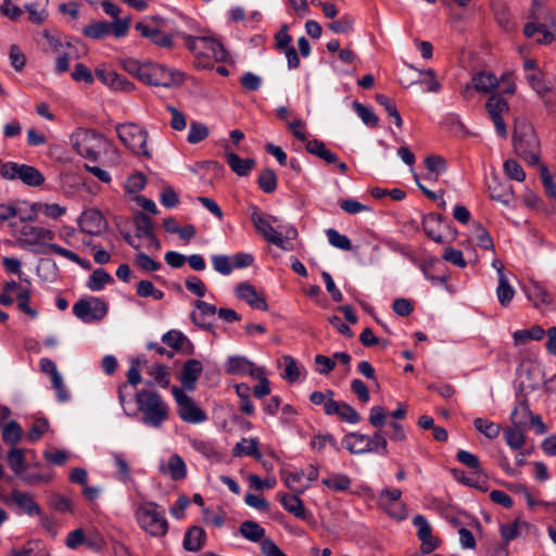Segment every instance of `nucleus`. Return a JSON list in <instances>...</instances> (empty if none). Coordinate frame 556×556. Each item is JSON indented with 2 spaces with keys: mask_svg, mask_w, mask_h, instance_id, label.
Segmentation results:
<instances>
[{
  "mask_svg": "<svg viewBox=\"0 0 556 556\" xmlns=\"http://www.w3.org/2000/svg\"><path fill=\"white\" fill-rule=\"evenodd\" d=\"M136 409L129 412L131 405L127 404V416L141 414V422L151 428H161L168 418V406L162 396L151 390L142 389L135 394Z\"/></svg>",
  "mask_w": 556,
  "mask_h": 556,
  "instance_id": "obj_1",
  "label": "nucleus"
},
{
  "mask_svg": "<svg viewBox=\"0 0 556 556\" xmlns=\"http://www.w3.org/2000/svg\"><path fill=\"white\" fill-rule=\"evenodd\" d=\"M514 150L530 165L540 163L541 144L531 123L525 117H517L514 123Z\"/></svg>",
  "mask_w": 556,
  "mask_h": 556,
  "instance_id": "obj_2",
  "label": "nucleus"
},
{
  "mask_svg": "<svg viewBox=\"0 0 556 556\" xmlns=\"http://www.w3.org/2000/svg\"><path fill=\"white\" fill-rule=\"evenodd\" d=\"M135 518L140 529L151 536L163 538L168 532L165 509L155 502L148 501L138 505Z\"/></svg>",
  "mask_w": 556,
  "mask_h": 556,
  "instance_id": "obj_3",
  "label": "nucleus"
},
{
  "mask_svg": "<svg viewBox=\"0 0 556 556\" xmlns=\"http://www.w3.org/2000/svg\"><path fill=\"white\" fill-rule=\"evenodd\" d=\"M71 142L80 156L96 162L105 144V138L94 130L78 128L72 134Z\"/></svg>",
  "mask_w": 556,
  "mask_h": 556,
  "instance_id": "obj_4",
  "label": "nucleus"
},
{
  "mask_svg": "<svg viewBox=\"0 0 556 556\" xmlns=\"http://www.w3.org/2000/svg\"><path fill=\"white\" fill-rule=\"evenodd\" d=\"M116 132L119 140L132 153L151 157L147 147L148 131L136 123H124L116 126Z\"/></svg>",
  "mask_w": 556,
  "mask_h": 556,
  "instance_id": "obj_5",
  "label": "nucleus"
},
{
  "mask_svg": "<svg viewBox=\"0 0 556 556\" xmlns=\"http://www.w3.org/2000/svg\"><path fill=\"white\" fill-rule=\"evenodd\" d=\"M140 81L156 87L170 88L184 83V73L157 63H146Z\"/></svg>",
  "mask_w": 556,
  "mask_h": 556,
  "instance_id": "obj_6",
  "label": "nucleus"
},
{
  "mask_svg": "<svg viewBox=\"0 0 556 556\" xmlns=\"http://www.w3.org/2000/svg\"><path fill=\"white\" fill-rule=\"evenodd\" d=\"M250 211L251 220L257 232L262 235L267 242L275 244L280 249H286V240L282 231L278 230L279 226L277 228L274 227V224L278 222V218L262 213L256 205H251Z\"/></svg>",
  "mask_w": 556,
  "mask_h": 556,
  "instance_id": "obj_7",
  "label": "nucleus"
},
{
  "mask_svg": "<svg viewBox=\"0 0 556 556\" xmlns=\"http://www.w3.org/2000/svg\"><path fill=\"white\" fill-rule=\"evenodd\" d=\"M186 47L195 55L212 58L216 62H224L227 60L228 53L224 46L216 39L202 36L193 37L191 35H184Z\"/></svg>",
  "mask_w": 556,
  "mask_h": 556,
  "instance_id": "obj_8",
  "label": "nucleus"
},
{
  "mask_svg": "<svg viewBox=\"0 0 556 556\" xmlns=\"http://www.w3.org/2000/svg\"><path fill=\"white\" fill-rule=\"evenodd\" d=\"M0 175L3 179H20L29 187H40L45 182V176L36 167L15 162L3 163L0 167Z\"/></svg>",
  "mask_w": 556,
  "mask_h": 556,
  "instance_id": "obj_9",
  "label": "nucleus"
},
{
  "mask_svg": "<svg viewBox=\"0 0 556 556\" xmlns=\"http://www.w3.org/2000/svg\"><path fill=\"white\" fill-rule=\"evenodd\" d=\"M106 313L108 304L96 296L81 299L73 305V314L86 324L102 320Z\"/></svg>",
  "mask_w": 556,
  "mask_h": 556,
  "instance_id": "obj_10",
  "label": "nucleus"
},
{
  "mask_svg": "<svg viewBox=\"0 0 556 556\" xmlns=\"http://www.w3.org/2000/svg\"><path fill=\"white\" fill-rule=\"evenodd\" d=\"M173 396L177 403V414L181 420L188 424H201L207 419V415L194 401L178 387H173Z\"/></svg>",
  "mask_w": 556,
  "mask_h": 556,
  "instance_id": "obj_11",
  "label": "nucleus"
},
{
  "mask_svg": "<svg viewBox=\"0 0 556 556\" xmlns=\"http://www.w3.org/2000/svg\"><path fill=\"white\" fill-rule=\"evenodd\" d=\"M402 491L400 489H383L378 495L377 504L393 519L404 520L407 517V509L401 502Z\"/></svg>",
  "mask_w": 556,
  "mask_h": 556,
  "instance_id": "obj_12",
  "label": "nucleus"
},
{
  "mask_svg": "<svg viewBox=\"0 0 556 556\" xmlns=\"http://www.w3.org/2000/svg\"><path fill=\"white\" fill-rule=\"evenodd\" d=\"M485 109L494 124L497 135L501 138L506 139L508 131L503 119V114L507 113L509 110L508 102L497 94H492L485 103Z\"/></svg>",
  "mask_w": 556,
  "mask_h": 556,
  "instance_id": "obj_13",
  "label": "nucleus"
},
{
  "mask_svg": "<svg viewBox=\"0 0 556 556\" xmlns=\"http://www.w3.org/2000/svg\"><path fill=\"white\" fill-rule=\"evenodd\" d=\"M225 371L233 376H251L260 378L265 374L264 368L256 367L255 364L241 355L229 356L224 365Z\"/></svg>",
  "mask_w": 556,
  "mask_h": 556,
  "instance_id": "obj_14",
  "label": "nucleus"
},
{
  "mask_svg": "<svg viewBox=\"0 0 556 556\" xmlns=\"http://www.w3.org/2000/svg\"><path fill=\"white\" fill-rule=\"evenodd\" d=\"M135 237L146 238L148 240L147 249L160 251L161 242L154 233V224L144 213H138L134 219Z\"/></svg>",
  "mask_w": 556,
  "mask_h": 556,
  "instance_id": "obj_15",
  "label": "nucleus"
},
{
  "mask_svg": "<svg viewBox=\"0 0 556 556\" xmlns=\"http://www.w3.org/2000/svg\"><path fill=\"white\" fill-rule=\"evenodd\" d=\"M510 421L513 426L519 428H528L530 424L540 422L541 431L545 432L546 427L542 422L539 415H533L530 410L529 404L527 400H520L518 404L514 407L510 414Z\"/></svg>",
  "mask_w": 556,
  "mask_h": 556,
  "instance_id": "obj_16",
  "label": "nucleus"
},
{
  "mask_svg": "<svg viewBox=\"0 0 556 556\" xmlns=\"http://www.w3.org/2000/svg\"><path fill=\"white\" fill-rule=\"evenodd\" d=\"M54 238V232L50 229L43 227H37L33 225H24L21 230L17 239L26 245H36V244H49L48 241H51Z\"/></svg>",
  "mask_w": 556,
  "mask_h": 556,
  "instance_id": "obj_17",
  "label": "nucleus"
},
{
  "mask_svg": "<svg viewBox=\"0 0 556 556\" xmlns=\"http://www.w3.org/2000/svg\"><path fill=\"white\" fill-rule=\"evenodd\" d=\"M236 296L240 300L245 301L251 307L266 312L268 311V304L266 298L260 294L255 287L249 282H241L236 287Z\"/></svg>",
  "mask_w": 556,
  "mask_h": 556,
  "instance_id": "obj_18",
  "label": "nucleus"
},
{
  "mask_svg": "<svg viewBox=\"0 0 556 556\" xmlns=\"http://www.w3.org/2000/svg\"><path fill=\"white\" fill-rule=\"evenodd\" d=\"M215 314H217L215 305L202 300H197L194 302V311L191 312L190 318L195 326L203 330L213 332V325L207 319L213 317Z\"/></svg>",
  "mask_w": 556,
  "mask_h": 556,
  "instance_id": "obj_19",
  "label": "nucleus"
},
{
  "mask_svg": "<svg viewBox=\"0 0 556 556\" xmlns=\"http://www.w3.org/2000/svg\"><path fill=\"white\" fill-rule=\"evenodd\" d=\"M413 525L417 527V535L421 541V552L430 554L438 547L437 540L432 536L431 527L422 515H416L413 518Z\"/></svg>",
  "mask_w": 556,
  "mask_h": 556,
  "instance_id": "obj_20",
  "label": "nucleus"
},
{
  "mask_svg": "<svg viewBox=\"0 0 556 556\" xmlns=\"http://www.w3.org/2000/svg\"><path fill=\"white\" fill-rule=\"evenodd\" d=\"M438 258H432L419 264V269L425 278L433 285H446L450 275Z\"/></svg>",
  "mask_w": 556,
  "mask_h": 556,
  "instance_id": "obj_21",
  "label": "nucleus"
},
{
  "mask_svg": "<svg viewBox=\"0 0 556 556\" xmlns=\"http://www.w3.org/2000/svg\"><path fill=\"white\" fill-rule=\"evenodd\" d=\"M139 359H132L130 363V367L126 372L127 381L118 387V402L123 407L124 412L127 413V404H130V401H127V390L129 386L136 387L141 381V374L139 369Z\"/></svg>",
  "mask_w": 556,
  "mask_h": 556,
  "instance_id": "obj_22",
  "label": "nucleus"
},
{
  "mask_svg": "<svg viewBox=\"0 0 556 556\" xmlns=\"http://www.w3.org/2000/svg\"><path fill=\"white\" fill-rule=\"evenodd\" d=\"M78 225L81 231L91 236H98L101 233L105 220L99 211L87 210L79 217Z\"/></svg>",
  "mask_w": 556,
  "mask_h": 556,
  "instance_id": "obj_23",
  "label": "nucleus"
},
{
  "mask_svg": "<svg viewBox=\"0 0 556 556\" xmlns=\"http://www.w3.org/2000/svg\"><path fill=\"white\" fill-rule=\"evenodd\" d=\"M203 370L202 363L198 359H188L182 367L180 382L186 390L192 391Z\"/></svg>",
  "mask_w": 556,
  "mask_h": 556,
  "instance_id": "obj_24",
  "label": "nucleus"
},
{
  "mask_svg": "<svg viewBox=\"0 0 556 556\" xmlns=\"http://www.w3.org/2000/svg\"><path fill=\"white\" fill-rule=\"evenodd\" d=\"M11 501L28 516L41 515L40 506L33 500L30 494L26 492L13 489L11 492Z\"/></svg>",
  "mask_w": 556,
  "mask_h": 556,
  "instance_id": "obj_25",
  "label": "nucleus"
},
{
  "mask_svg": "<svg viewBox=\"0 0 556 556\" xmlns=\"http://www.w3.org/2000/svg\"><path fill=\"white\" fill-rule=\"evenodd\" d=\"M526 295L535 307L541 305H548L552 303V294L547 291L545 286L539 281H532L526 289Z\"/></svg>",
  "mask_w": 556,
  "mask_h": 556,
  "instance_id": "obj_26",
  "label": "nucleus"
},
{
  "mask_svg": "<svg viewBox=\"0 0 556 556\" xmlns=\"http://www.w3.org/2000/svg\"><path fill=\"white\" fill-rule=\"evenodd\" d=\"M498 285L496 288V296L503 307H507L515 296V289L510 286L508 278L501 266L497 268Z\"/></svg>",
  "mask_w": 556,
  "mask_h": 556,
  "instance_id": "obj_27",
  "label": "nucleus"
},
{
  "mask_svg": "<svg viewBox=\"0 0 556 556\" xmlns=\"http://www.w3.org/2000/svg\"><path fill=\"white\" fill-rule=\"evenodd\" d=\"M206 542V533L203 528L193 526L188 529L184 536V548L189 552L200 551Z\"/></svg>",
  "mask_w": 556,
  "mask_h": 556,
  "instance_id": "obj_28",
  "label": "nucleus"
},
{
  "mask_svg": "<svg viewBox=\"0 0 556 556\" xmlns=\"http://www.w3.org/2000/svg\"><path fill=\"white\" fill-rule=\"evenodd\" d=\"M281 478L285 484L296 494H303L308 489V483H305V471H283Z\"/></svg>",
  "mask_w": 556,
  "mask_h": 556,
  "instance_id": "obj_29",
  "label": "nucleus"
},
{
  "mask_svg": "<svg viewBox=\"0 0 556 556\" xmlns=\"http://www.w3.org/2000/svg\"><path fill=\"white\" fill-rule=\"evenodd\" d=\"M232 455L235 457L251 456L256 460H260L262 458V453L258 450L257 439H241V441L235 445Z\"/></svg>",
  "mask_w": 556,
  "mask_h": 556,
  "instance_id": "obj_30",
  "label": "nucleus"
},
{
  "mask_svg": "<svg viewBox=\"0 0 556 556\" xmlns=\"http://www.w3.org/2000/svg\"><path fill=\"white\" fill-rule=\"evenodd\" d=\"M300 494H292L288 495L285 494L281 496L280 502L282 507L290 514H292L294 517L306 520L307 519V511L304 507V504L302 500L299 497Z\"/></svg>",
  "mask_w": 556,
  "mask_h": 556,
  "instance_id": "obj_31",
  "label": "nucleus"
},
{
  "mask_svg": "<svg viewBox=\"0 0 556 556\" xmlns=\"http://www.w3.org/2000/svg\"><path fill=\"white\" fill-rule=\"evenodd\" d=\"M227 164L238 176H247L255 166L253 159H241L233 152H226Z\"/></svg>",
  "mask_w": 556,
  "mask_h": 556,
  "instance_id": "obj_32",
  "label": "nucleus"
},
{
  "mask_svg": "<svg viewBox=\"0 0 556 556\" xmlns=\"http://www.w3.org/2000/svg\"><path fill=\"white\" fill-rule=\"evenodd\" d=\"M7 462L10 469L17 478L22 476L24 471H27L30 467V465L26 464L24 450L18 447H12L9 451L7 455Z\"/></svg>",
  "mask_w": 556,
  "mask_h": 556,
  "instance_id": "obj_33",
  "label": "nucleus"
},
{
  "mask_svg": "<svg viewBox=\"0 0 556 556\" xmlns=\"http://www.w3.org/2000/svg\"><path fill=\"white\" fill-rule=\"evenodd\" d=\"M523 529L527 531L531 529L538 531V529L531 523L527 521H520L519 519H517L511 523L501 525L500 532L503 541L505 543H508L511 540L516 539L519 535L520 531H522Z\"/></svg>",
  "mask_w": 556,
  "mask_h": 556,
  "instance_id": "obj_34",
  "label": "nucleus"
},
{
  "mask_svg": "<svg viewBox=\"0 0 556 556\" xmlns=\"http://www.w3.org/2000/svg\"><path fill=\"white\" fill-rule=\"evenodd\" d=\"M239 533L250 542H262L265 536V529L253 520H244L239 527Z\"/></svg>",
  "mask_w": 556,
  "mask_h": 556,
  "instance_id": "obj_35",
  "label": "nucleus"
},
{
  "mask_svg": "<svg viewBox=\"0 0 556 556\" xmlns=\"http://www.w3.org/2000/svg\"><path fill=\"white\" fill-rule=\"evenodd\" d=\"M343 444L351 454L367 453L368 435L352 432L344 437Z\"/></svg>",
  "mask_w": 556,
  "mask_h": 556,
  "instance_id": "obj_36",
  "label": "nucleus"
},
{
  "mask_svg": "<svg viewBox=\"0 0 556 556\" xmlns=\"http://www.w3.org/2000/svg\"><path fill=\"white\" fill-rule=\"evenodd\" d=\"M471 81L473 89L483 93L491 92L498 85L496 76L489 72H480L476 74Z\"/></svg>",
  "mask_w": 556,
  "mask_h": 556,
  "instance_id": "obj_37",
  "label": "nucleus"
},
{
  "mask_svg": "<svg viewBox=\"0 0 556 556\" xmlns=\"http://www.w3.org/2000/svg\"><path fill=\"white\" fill-rule=\"evenodd\" d=\"M48 0H28L25 2L24 8L29 14V21L35 24H40L47 18Z\"/></svg>",
  "mask_w": 556,
  "mask_h": 556,
  "instance_id": "obj_38",
  "label": "nucleus"
},
{
  "mask_svg": "<svg viewBox=\"0 0 556 556\" xmlns=\"http://www.w3.org/2000/svg\"><path fill=\"white\" fill-rule=\"evenodd\" d=\"M441 217L437 214H428L422 219V228L426 235L438 243L443 242V236L440 232Z\"/></svg>",
  "mask_w": 556,
  "mask_h": 556,
  "instance_id": "obj_39",
  "label": "nucleus"
},
{
  "mask_svg": "<svg viewBox=\"0 0 556 556\" xmlns=\"http://www.w3.org/2000/svg\"><path fill=\"white\" fill-rule=\"evenodd\" d=\"M321 483L336 492H345L352 485L350 477L345 473H331L329 477L324 478Z\"/></svg>",
  "mask_w": 556,
  "mask_h": 556,
  "instance_id": "obj_40",
  "label": "nucleus"
},
{
  "mask_svg": "<svg viewBox=\"0 0 556 556\" xmlns=\"http://www.w3.org/2000/svg\"><path fill=\"white\" fill-rule=\"evenodd\" d=\"M376 101L386 110L388 116L393 119L395 126L401 128L403 126V119L397 111L394 100L386 94L378 93L376 94Z\"/></svg>",
  "mask_w": 556,
  "mask_h": 556,
  "instance_id": "obj_41",
  "label": "nucleus"
},
{
  "mask_svg": "<svg viewBox=\"0 0 556 556\" xmlns=\"http://www.w3.org/2000/svg\"><path fill=\"white\" fill-rule=\"evenodd\" d=\"M162 342L176 351L184 350L185 345L192 348L189 339L178 330H169L164 333L162 337Z\"/></svg>",
  "mask_w": 556,
  "mask_h": 556,
  "instance_id": "obj_42",
  "label": "nucleus"
},
{
  "mask_svg": "<svg viewBox=\"0 0 556 556\" xmlns=\"http://www.w3.org/2000/svg\"><path fill=\"white\" fill-rule=\"evenodd\" d=\"M113 281L112 276L103 268H97L89 276L87 287L91 291H101L105 285Z\"/></svg>",
  "mask_w": 556,
  "mask_h": 556,
  "instance_id": "obj_43",
  "label": "nucleus"
},
{
  "mask_svg": "<svg viewBox=\"0 0 556 556\" xmlns=\"http://www.w3.org/2000/svg\"><path fill=\"white\" fill-rule=\"evenodd\" d=\"M22 437L23 429L15 420H11L3 426L2 440L4 443L11 444L15 447V445L22 440Z\"/></svg>",
  "mask_w": 556,
  "mask_h": 556,
  "instance_id": "obj_44",
  "label": "nucleus"
},
{
  "mask_svg": "<svg viewBox=\"0 0 556 556\" xmlns=\"http://www.w3.org/2000/svg\"><path fill=\"white\" fill-rule=\"evenodd\" d=\"M523 430L513 425L504 430L505 441L510 448L519 450L523 446L526 442Z\"/></svg>",
  "mask_w": 556,
  "mask_h": 556,
  "instance_id": "obj_45",
  "label": "nucleus"
},
{
  "mask_svg": "<svg viewBox=\"0 0 556 556\" xmlns=\"http://www.w3.org/2000/svg\"><path fill=\"white\" fill-rule=\"evenodd\" d=\"M475 429L485 435L488 439H495L501 432V426L489 419L476 418L473 420Z\"/></svg>",
  "mask_w": 556,
  "mask_h": 556,
  "instance_id": "obj_46",
  "label": "nucleus"
},
{
  "mask_svg": "<svg viewBox=\"0 0 556 556\" xmlns=\"http://www.w3.org/2000/svg\"><path fill=\"white\" fill-rule=\"evenodd\" d=\"M48 250L51 252V253H54L56 255H60V256H63L76 264H78L79 266H81L83 268H86V269H89L90 268V262L88 260H84L81 257H79L76 253H74L73 251L71 250H67L65 248H62L61 245L59 244H55V243H50L48 244Z\"/></svg>",
  "mask_w": 556,
  "mask_h": 556,
  "instance_id": "obj_47",
  "label": "nucleus"
},
{
  "mask_svg": "<svg viewBox=\"0 0 556 556\" xmlns=\"http://www.w3.org/2000/svg\"><path fill=\"white\" fill-rule=\"evenodd\" d=\"M353 109H354V112L358 115V117L362 119V122L365 125H367L371 128H375L378 126L379 118L370 108H368L357 101H354Z\"/></svg>",
  "mask_w": 556,
  "mask_h": 556,
  "instance_id": "obj_48",
  "label": "nucleus"
},
{
  "mask_svg": "<svg viewBox=\"0 0 556 556\" xmlns=\"http://www.w3.org/2000/svg\"><path fill=\"white\" fill-rule=\"evenodd\" d=\"M260 189L265 193H273L277 189V176L273 169L261 170L257 179Z\"/></svg>",
  "mask_w": 556,
  "mask_h": 556,
  "instance_id": "obj_49",
  "label": "nucleus"
},
{
  "mask_svg": "<svg viewBox=\"0 0 556 556\" xmlns=\"http://www.w3.org/2000/svg\"><path fill=\"white\" fill-rule=\"evenodd\" d=\"M111 33V25L105 21L96 22L93 24L87 25L83 29V34L86 37L92 39H101L106 37Z\"/></svg>",
  "mask_w": 556,
  "mask_h": 556,
  "instance_id": "obj_50",
  "label": "nucleus"
},
{
  "mask_svg": "<svg viewBox=\"0 0 556 556\" xmlns=\"http://www.w3.org/2000/svg\"><path fill=\"white\" fill-rule=\"evenodd\" d=\"M26 485H36L39 483H48L53 479V472L51 470H42L39 472L24 471L18 477Z\"/></svg>",
  "mask_w": 556,
  "mask_h": 556,
  "instance_id": "obj_51",
  "label": "nucleus"
},
{
  "mask_svg": "<svg viewBox=\"0 0 556 556\" xmlns=\"http://www.w3.org/2000/svg\"><path fill=\"white\" fill-rule=\"evenodd\" d=\"M168 471L173 480H181L187 476V467L184 459L173 454L168 459Z\"/></svg>",
  "mask_w": 556,
  "mask_h": 556,
  "instance_id": "obj_52",
  "label": "nucleus"
},
{
  "mask_svg": "<svg viewBox=\"0 0 556 556\" xmlns=\"http://www.w3.org/2000/svg\"><path fill=\"white\" fill-rule=\"evenodd\" d=\"M136 292L140 298L151 296L156 301H160L164 298V292L160 289H156L150 280L139 281L136 287Z\"/></svg>",
  "mask_w": 556,
  "mask_h": 556,
  "instance_id": "obj_53",
  "label": "nucleus"
},
{
  "mask_svg": "<svg viewBox=\"0 0 556 556\" xmlns=\"http://www.w3.org/2000/svg\"><path fill=\"white\" fill-rule=\"evenodd\" d=\"M210 135L208 127L199 122H192L189 127L188 134V142L191 144H197L204 139H206Z\"/></svg>",
  "mask_w": 556,
  "mask_h": 556,
  "instance_id": "obj_54",
  "label": "nucleus"
},
{
  "mask_svg": "<svg viewBox=\"0 0 556 556\" xmlns=\"http://www.w3.org/2000/svg\"><path fill=\"white\" fill-rule=\"evenodd\" d=\"M367 453L388 455V442L380 432H375L374 435L368 437Z\"/></svg>",
  "mask_w": 556,
  "mask_h": 556,
  "instance_id": "obj_55",
  "label": "nucleus"
},
{
  "mask_svg": "<svg viewBox=\"0 0 556 556\" xmlns=\"http://www.w3.org/2000/svg\"><path fill=\"white\" fill-rule=\"evenodd\" d=\"M326 236L329 243L343 251H350L352 249L351 240L345 236L341 235L336 229L329 228L326 230Z\"/></svg>",
  "mask_w": 556,
  "mask_h": 556,
  "instance_id": "obj_56",
  "label": "nucleus"
},
{
  "mask_svg": "<svg viewBox=\"0 0 556 556\" xmlns=\"http://www.w3.org/2000/svg\"><path fill=\"white\" fill-rule=\"evenodd\" d=\"M31 292L29 289H21L16 294L17 307L21 312L29 315L31 318L38 316V312L29 306Z\"/></svg>",
  "mask_w": 556,
  "mask_h": 556,
  "instance_id": "obj_57",
  "label": "nucleus"
},
{
  "mask_svg": "<svg viewBox=\"0 0 556 556\" xmlns=\"http://www.w3.org/2000/svg\"><path fill=\"white\" fill-rule=\"evenodd\" d=\"M425 164L429 170V175H433L434 179L446 172V162L440 155H429L425 159Z\"/></svg>",
  "mask_w": 556,
  "mask_h": 556,
  "instance_id": "obj_58",
  "label": "nucleus"
},
{
  "mask_svg": "<svg viewBox=\"0 0 556 556\" xmlns=\"http://www.w3.org/2000/svg\"><path fill=\"white\" fill-rule=\"evenodd\" d=\"M527 80L531 88L541 97L544 98L549 91L551 88L545 83L543 75L541 73H530L527 75Z\"/></svg>",
  "mask_w": 556,
  "mask_h": 556,
  "instance_id": "obj_59",
  "label": "nucleus"
},
{
  "mask_svg": "<svg viewBox=\"0 0 556 556\" xmlns=\"http://www.w3.org/2000/svg\"><path fill=\"white\" fill-rule=\"evenodd\" d=\"M212 265L213 268L223 276H228L231 274L232 263L231 256H227L224 254H216L212 256Z\"/></svg>",
  "mask_w": 556,
  "mask_h": 556,
  "instance_id": "obj_60",
  "label": "nucleus"
},
{
  "mask_svg": "<svg viewBox=\"0 0 556 556\" xmlns=\"http://www.w3.org/2000/svg\"><path fill=\"white\" fill-rule=\"evenodd\" d=\"M473 236L477 241V244L484 250H493L494 243L491 235L489 231L482 227L480 224L476 225V228L473 230Z\"/></svg>",
  "mask_w": 556,
  "mask_h": 556,
  "instance_id": "obj_61",
  "label": "nucleus"
},
{
  "mask_svg": "<svg viewBox=\"0 0 556 556\" xmlns=\"http://www.w3.org/2000/svg\"><path fill=\"white\" fill-rule=\"evenodd\" d=\"M135 264L138 268L144 271H156L162 267V264L160 262L154 261L143 252L136 254Z\"/></svg>",
  "mask_w": 556,
  "mask_h": 556,
  "instance_id": "obj_62",
  "label": "nucleus"
},
{
  "mask_svg": "<svg viewBox=\"0 0 556 556\" xmlns=\"http://www.w3.org/2000/svg\"><path fill=\"white\" fill-rule=\"evenodd\" d=\"M456 459L460 464H463V465L467 466L468 468L475 470V472H480L481 471V466H480L479 458L475 454H472V453H470L468 451L459 450L457 452V454H456Z\"/></svg>",
  "mask_w": 556,
  "mask_h": 556,
  "instance_id": "obj_63",
  "label": "nucleus"
},
{
  "mask_svg": "<svg viewBox=\"0 0 556 556\" xmlns=\"http://www.w3.org/2000/svg\"><path fill=\"white\" fill-rule=\"evenodd\" d=\"M354 21L350 15H343L328 24V28L334 34H346L353 29Z\"/></svg>",
  "mask_w": 556,
  "mask_h": 556,
  "instance_id": "obj_64",
  "label": "nucleus"
}]
</instances>
